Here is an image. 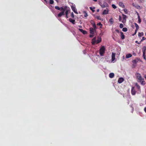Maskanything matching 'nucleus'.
<instances>
[{
  "label": "nucleus",
  "instance_id": "obj_1",
  "mask_svg": "<svg viewBox=\"0 0 146 146\" xmlns=\"http://www.w3.org/2000/svg\"><path fill=\"white\" fill-rule=\"evenodd\" d=\"M135 76H136V79L138 82L140 80H144V79L142 78L140 74L137 72L135 74Z\"/></svg>",
  "mask_w": 146,
  "mask_h": 146
},
{
  "label": "nucleus",
  "instance_id": "obj_2",
  "mask_svg": "<svg viewBox=\"0 0 146 146\" xmlns=\"http://www.w3.org/2000/svg\"><path fill=\"white\" fill-rule=\"evenodd\" d=\"M105 48L104 46H102L100 49V54L101 56H103L105 52Z\"/></svg>",
  "mask_w": 146,
  "mask_h": 146
},
{
  "label": "nucleus",
  "instance_id": "obj_3",
  "mask_svg": "<svg viewBox=\"0 0 146 146\" xmlns=\"http://www.w3.org/2000/svg\"><path fill=\"white\" fill-rule=\"evenodd\" d=\"M66 8V6H63L61 7H60L58 6H56L55 7V8L56 9L62 11V10H65Z\"/></svg>",
  "mask_w": 146,
  "mask_h": 146
},
{
  "label": "nucleus",
  "instance_id": "obj_4",
  "mask_svg": "<svg viewBox=\"0 0 146 146\" xmlns=\"http://www.w3.org/2000/svg\"><path fill=\"white\" fill-rule=\"evenodd\" d=\"M142 51L143 52V58L144 59L146 60V47L145 46L143 47L142 48Z\"/></svg>",
  "mask_w": 146,
  "mask_h": 146
},
{
  "label": "nucleus",
  "instance_id": "obj_5",
  "mask_svg": "<svg viewBox=\"0 0 146 146\" xmlns=\"http://www.w3.org/2000/svg\"><path fill=\"white\" fill-rule=\"evenodd\" d=\"M65 10H62L61 12H60L58 15L57 17H60L62 15H65L64 12Z\"/></svg>",
  "mask_w": 146,
  "mask_h": 146
},
{
  "label": "nucleus",
  "instance_id": "obj_6",
  "mask_svg": "<svg viewBox=\"0 0 146 146\" xmlns=\"http://www.w3.org/2000/svg\"><path fill=\"white\" fill-rule=\"evenodd\" d=\"M66 9L65 11V15H68V13L70 12V8L69 7H68L66 6Z\"/></svg>",
  "mask_w": 146,
  "mask_h": 146
},
{
  "label": "nucleus",
  "instance_id": "obj_7",
  "mask_svg": "<svg viewBox=\"0 0 146 146\" xmlns=\"http://www.w3.org/2000/svg\"><path fill=\"white\" fill-rule=\"evenodd\" d=\"M122 15L123 16V19L122 22L123 23H124L126 22V19L127 18V16L126 15L123 14Z\"/></svg>",
  "mask_w": 146,
  "mask_h": 146
},
{
  "label": "nucleus",
  "instance_id": "obj_8",
  "mask_svg": "<svg viewBox=\"0 0 146 146\" xmlns=\"http://www.w3.org/2000/svg\"><path fill=\"white\" fill-rule=\"evenodd\" d=\"M134 87H132L131 90V94L133 95H134L136 93V91L134 90Z\"/></svg>",
  "mask_w": 146,
  "mask_h": 146
},
{
  "label": "nucleus",
  "instance_id": "obj_9",
  "mask_svg": "<svg viewBox=\"0 0 146 146\" xmlns=\"http://www.w3.org/2000/svg\"><path fill=\"white\" fill-rule=\"evenodd\" d=\"M115 53L112 52V56H111V60L112 61H113L115 59Z\"/></svg>",
  "mask_w": 146,
  "mask_h": 146
},
{
  "label": "nucleus",
  "instance_id": "obj_10",
  "mask_svg": "<svg viewBox=\"0 0 146 146\" xmlns=\"http://www.w3.org/2000/svg\"><path fill=\"white\" fill-rule=\"evenodd\" d=\"M139 61V59L138 58H136L135 59L133 60L132 61V62L133 64H136Z\"/></svg>",
  "mask_w": 146,
  "mask_h": 146
},
{
  "label": "nucleus",
  "instance_id": "obj_11",
  "mask_svg": "<svg viewBox=\"0 0 146 146\" xmlns=\"http://www.w3.org/2000/svg\"><path fill=\"white\" fill-rule=\"evenodd\" d=\"M124 81V79L123 78H119L118 80V82L119 83H122Z\"/></svg>",
  "mask_w": 146,
  "mask_h": 146
},
{
  "label": "nucleus",
  "instance_id": "obj_12",
  "mask_svg": "<svg viewBox=\"0 0 146 146\" xmlns=\"http://www.w3.org/2000/svg\"><path fill=\"white\" fill-rule=\"evenodd\" d=\"M79 30L84 35L86 34L87 33V31H86L82 29H79Z\"/></svg>",
  "mask_w": 146,
  "mask_h": 146
},
{
  "label": "nucleus",
  "instance_id": "obj_13",
  "mask_svg": "<svg viewBox=\"0 0 146 146\" xmlns=\"http://www.w3.org/2000/svg\"><path fill=\"white\" fill-rule=\"evenodd\" d=\"M135 85L137 87V88L138 89V90L141 91V87L137 83L135 84Z\"/></svg>",
  "mask_w": 146,
  "mask_h": 146
},
{
  "label": "nucleus",
  "instance_id": "obj_14",
  "mask_svg": "<svg viewBox=\"0 0 146 146\" xmlns=\"http://www.w3.org/2000/svg\"><path fill=\"white\" fill-rule=\"evenodd\" d=\"M71 8L72 11L76 13L77 14L78 13L76 9L75 8V7L72 6H71Z\"/></svg>",
  "mask_w": 146,
  "mask_h": 146
},
{
  "label": "nucleus",
  "instance_id": "obj_15",
  "mask_svg": "<svg viewBox=\"0 0 146 146\" xmlns=\"http://www.w3.org/2000/svg\"><path fill=\"white\" fill-rule=\"evenodd\" d=\"M108 9H106L102 13L103 15H106L108 13Z\"/></svg>",
  "mask_w": 146,
  "mask_h": 146
},
{
  "label": "nucleus",
  "instance_id": "obj_16",
  "mask_svg": "<svg viewBox=\"0 0 146 146\" xmlns=\"http://www.w3.org/2000/svg\"><path fill=\"white\" fill-rule=\"evenodd\" d=\"M91 23L93 26V28H94L95 29L96 27V26L94 21H93L92 20L91 22Z\"/></svg>",
  "mask_w": 146,
  "mask_h": 146
},
{
  "label": "nucleus",
  "instance_id": "obj_17",
  "mask_svg": "<svg viewBox=\"0 0 146 146\" xmlns=\"http://www.w3.org/2000/svg\"><path fill=\"white\" fill-rule=\"evenodd\" d=\"M97 41L96 40V38H94L92 40V44H94L96 43V44Z\"/></svg>",
  "mask_w": 146,
  "mask_h": 146
},
{
  "label": "nucleus",
  "instance_id": "obj_18",
  "mask_svg": "<svg viewBox=\"0 0 146 146\" xmlns=\"http://www.w3.org/2000/svg\"><path fill=\"white\" fill-rule=\"evenodd\" d=\"M90 34H94V29L92 28H90Z\"/></svg>",
  "mask_w": 146,
  "mask_h": 146
},
{
  "label": "nucleus",
  "instance_id": "obj_19",
  "mask_svg": "<svg viewBox=\"0 0 146 146\" xmlns=\"http://www.w3.org/2000/svg\"><path fill=\"white\" fill-rule=\"evenodd\" d=\"M120 33L121 34V39H124L125 38V37L123 33L122 32H120Z\"/></svg>",
  "mask_w": 146,
  "mask_h": 146
},
{
  "label": "nucleus",
  "instance_id": "obj_20",
  "mask_svg": "<svg viewBox=\"0 0 146 146\" xmlns=\"http://www.w3.org/2000/svg\"><path fill=\"white\" fill-rule=\"evenodd\" d=\"M69 21L70 22L72 23L73 24H74L75 23V21L74 19H73L71 18H70L69 19Z\"/></svg>",
  "mask_w": 146,
  "mask_h": 146
},
{
  "label": "nucleus",
  "instance_id": "obj_21",
  "mask_svg": "<svg viewBox=\"0 0 146 146\" xmlns=\"http://www.w3.org/2000/svg\"><path fill=\"white\" fill-rule=\"evenodd\" d=\"M119 5L122 7L123 8H124L125 7V6L123 3L121 2H120L119 3Z\"/></svg>",
  "mask_w": 146,
  "mask_h": 146
},
{
  "label": "nucleus",
  "instance_id": "obj_22",
  "mask_svg": "<svg viewBox=\"0 0 146 146\" xmlns=\"http://www.w3.org/2000/svg\"><path fill=\"white\" fill-rule=\"evenodd\" d=\"M138 82H140L141 83V84L143 85H145L146 84L145 81H144V80H140Z\"/></svg>",
  "mask_w": 146,
  "mask_h": 146
},
{
  "label": "nucleus",
  "instance_id": "obj_23",
  "mask_svg": "<svg viewBox=\"0 0 146 146\" xmlns=\"http://www.w3.org/2000/svg\"><path fill=\"white\" fill-rule=\"evenodd\" d=\"M134 24L136 28L135 30L136 31H137L139 29V26L136 23H134Z\"/></svg>",
  "mask_w": 146,
  "mask_h": 146
},
{
  "label": "nucleus",
  "instance_id": "obj_24",
  "mask_svg": "<svg viewBox=\"0 0 146 146\" xmlns=\"http://www.w3.org/2000/svg\"><path fill=\"white\" fill-rule=\"evenodd\" d=\"M114 76V74L113 73H110L109 75V77L111 78H113Z\"/></svg>",
  "mask_w": 146,
  "mask_h": 146
},
{
  "label": "nucleus",
  "instance_id": "obj_25",
  "mask_svg": "<svg viewBox=\"0 0 146 146\" xmlns=\"http://www.w3.org/2000/svg\"><path fill=\"white\" fill-rule=\"evenodd\" d=\"M132 56V55L131 54H126V58H128L131 57Z\"/></svg>",
  "mask_w": 146,
  "mask_h": 146
},
{
  "label": "nucleus",
  "instance_id": "obj_26",
  "mask_svg": "<svg viewBox=\"0 0 146 146\" xmlns=\"http://www.w3.org/2000/svg\"><path fill=\"white\" fill-rule=\"evenodd\" d=\"M109 22L111 24H113L114 22L113 19L112 18H111L109 20Z\"/></svg>",
  "mask_w": 146,
  "mask_h": 146
},
{
  "label": "nucleus",
  "instance_id": "obj_27",
  "mask_svg": "<svg viewBox=\"0 0 146 146\" xmlns=\"http://www.w3.org/2000/svg\"><path fill=\"white\" fill-rule=\"evenodd\" d=\"M101 41V38H98V39L97 42H96V44H98Z\"/></svg>",
  "mask_w": 146,
  "mask_h": 146
},
{
  "label": "nucleus",
  "instance_id": "obj_28",
  "mask_svg": "<svg viewBox=\"0 0 146 146\" xmlns=\"http://www.w3.org/2000/svg\"><path fill=\"white\" fill-rule=\"evenodd\" d=\"M143 32L142 33H138V36L139 37H141L143 35Z\"/></svg>",
  "mask_w": 146,
  "mask_h": 146
},
{
  "label": "nucleus",
  "instance_id": "obj_29",
  "mask_svg": "<svg viewBox=\"0 0 146 146\" xmlns=\"http://www.w3.org/2000/svg\"><path fill=\"white\" fill-rule=\"evenodd\" d=\"M108 5V4L106 3L105 4H104L101 5V7L102 8H105Z\"/></svg>",
  "mask_w": 146,
  "mask_h": 146
},
{
  "label": "nucleus",
  "instance_id": "obj_30",
  "mask_svg": "<svg viewBox=\"0 0 146 146\" xmlns=\"http://www.w3.org/2000/svg\"><path fill=\"white\" fill-rule=\"evenodd\" d=\"M122 31L124 32H126L127 31V29L126 27L123 28L122 29Z\"/></svg>",
  "mask_w": 146,
  "mask_h": 146
},
{
  "label": "nucleus",
  "instance_id": "obj_31",
  "mask_svg": "<svg viewBox=\"0 0 146 146\" xmlns=\"http://www.w3.org/2000/svg\"><path fill=\"white\" fill-rule=\"evenodd\" d=\"M54 1L53 0H50L49 3L50 4H52L54 3Z\"/></svg>",
  "mask_w": 146,
  "mask_h": 146
},
{
  "label": "nucleus",
  "instance_id": "obj_32",
  "mask_svg": "<svg viewBox=\"0 0 146 146\" xmlns=\"http://www.w3.org/2000/svg\"><path fill=\"white\" fill-rule=\"evenodd\" d=\"M84 17H87L88 15L86 11H84Z\"/></svg>",
  "mask_w": 146,
  "mask_h": 146
},
{
  "label": "nucleus",
  "instance_id": "obj_33",
  "mask_svg": "<svg viewBox=\"0 0 146 146\" xmlns=\"http://www.w3.org/2000/svg\"><path fill=\"white\" fill-rule=\"evenodd\" d=\"M112 7L114 9H115L117 8L116 6L114 4H112Z\"/></svg>",
  "mask_w": 146,
  "mask_h": 146
},
{
  "label": "nucleus",
  "instance_id": "obj_34",
  "mask_svg": "<svg viewBox=\"0 0 146 146\" xmlns=\"http://www.w3.org/2000/svg\"><path fill=\"white\" fill-rule=\"evenodd\" d=\"M138 23H140L141 22V20L139 16H138Z\"/></svg>",
  "mask_w": 146,
  "mask_h": 146
},
{
  "label": "nucleus",
  "instance_id": "obj_35",
  "mask_svg": "<svg viewBox=\"0 0 146 146\" xmlns=\"http://www.w3.org/2000/svg\"><path fill=\"white\" fill-rule=\"evenodd\" d=\"M123 27V24H120V25H119V27L120 28H122Z\"/></svg>",
  "mask_w": 146,
  "mask_h": 146
},
{
  "label": "nucleus",
  "instance_id": "obj_36",
  "mask_svg": "<svg viewBox=\"0 0 146 146\" xmlns=\"http://www.w3.org/2000/svg\"><path fill=\"white\" fill-rule=\"evenodd\" d=\"M71 17L72 18H74V14H73V12H72V13H71Z\"/></svg>",
  "mask_w": 146,
  "mask_h": 146
},
{
  "label": "nucleus",
  "instance_id": "obj_37",
  "mask_svg": "<svg viewBox=\"0 0 146 146\" xmlns=\"http://www.w3.org/2000/svg\"><path fill=\"white\" fill-rule=\"evenodd\" d=\"M96 17L97 19H99V20H101V17L99 16H97Z\"/></svg>",
  "mask_w": 146,
  "mask_h": 146
},
{
  "label": "nucleus",
  "instance_id": "obj_38",
  "mask_svg": "<svg viewBox=\"0 0 146 146\" xmlns=\"http://www.w3.org/2000/svg\"><path fill=\"white\" fill-rule=\"evenodd\" d=\"M97 25H99V26H101V28L102 27V25L101 24V23L100 22V23H98L97 24Z\"/></svg>",
  "mask_w": 146,
  "mask_h": 146
},
{
  "label": "nucleus",
  "instance_id": "obj_39",
  "mask_svg": "<svg viewBox=\"0 0 146 146\" xmlns=\"http://www.w3.org/2000/svg\"><path fill=\"white\" fill-rule=\"evenodd\" d=\"M90 9L93 12H95V10H93V8L92 7H90Z\"/></svg>",
  "mask_w": 146,
  "mask_h": 146
},
{
  "label": "nucleus",
  "instance_id": "obj_40",
  "mask_svg": "<svg viewBox=\"0 0 146 146\" xmlns=\"http://www.w3.org/2000/svg\"><path fill=\"white\" fill-rule=\"evenodd\" d=\"M146 38H145V37H143L142 38V39L141 40V42H142L143 40H145L146 39Z\"/></svg>",
  "mask_w": 146,
  "mask_h": 146
},
{
  "label": "nucleus",
  "instance_id": "obj_41",
  "mask_svg": "<svg viewBox=\"0 0 146 146\" xmlns=\"http://www.w3.org/2000/svg\"><path fill=\"white\" fill-rule=\"evenodd\" d=\"M141 41H140L139 42H138L137 41H135V42L136 43H137L138 44H140L141 43Z\"/></svg>",
  "mask_w": 146,
  "mask_h": 146
},
{
  "label": "nucleus",
  "instance_id": "obj_42",
  "mask_svg": "<svg viewBox=\"0 0 146 146\" xmlns=\"http://www.w3.org/2000/svg\"><path fill=\"white\" fill-rule=\"evenodd\" d=\"M119 21H121V17L120 16H119Z\"/></svg>",
  "mask_w": 146,
  "mask_h": 146
},
{
  "label": "nucleus",
  "instance_id": "obj_43",
  "mask_svg": "<svg viewBox=\"0 0 146 146\" xmlns=\"http://www.w3.org/2000/svg\"><path fill=\"white\" fill-rule=\"evenodd\" d=\"M136 7L138 9H139L140 8V7L138 5H137Z\"/></svg>",
  "mask_w": 146,
  "mask_h": 146
},
{
  "label": "nucleus",
  "instance_id": "obj_44",
  "mask_svg": "<svg viewBox=\"0 0 146 146\" xmlns=\"http://www.w3.org/2000/svg\"><path fill=\"white\" fill-rule=\"evenodd\" d=\"M124 11L125 13L126 14L127 13V10L126 9H124Z\"/></svg>",
  "mask_w": 146,
  "mask_h": 146
},
{
  "label": "nucleus",
  "instance_id": "obj_45",
  "mask_svg": "<svg viewBox=\"0 0 146 146\" xmlns=\"http://www.w3.org/2000/svg\"><path fill=\"white\" fill-rule=\"evenodd\" d=\"M136 64H133V65L132 66V68H134L136 66Z\"/></svg>",
  "mask_w": 146,
  "mask_h": 146
},
{
  "label": "nucleus",
  "instance_id": "obj_46",
  "mask_svg": "<svg viewBox=\"0 0 146 146\" xmlns=\"http://www.w3.org/2000/svg\"><path fill=\"white\" fill-rule=\"evenodd\" d=\"M93 36H94V34H91V35H90V37H93Z\"/></svg>",
  "mask_w": 146,
  "mask_h": 146
},
{
  "label": "nucleus",
  "instance_id": "obj_47",
  "mask_svg": "<svg viewBox=\"0 0 146 146\" xmlns=\"http://www.w3.org/2000/svg\"><path fill=\"white\" fill-rule=\"evenodd\" d=\"M137 31H136V30H135V32L134 34H133V35H135L136 34V33H137Z\"/></svg>",
  "mask_w": 146,
  "mask_h": 146
},
{
  "label": "nucleus",
  "instance_id": "obj_48",
  "mask_svg": "<svg viewBox=\"0 0 146 146\" xmlns=\"http://www.w3.org/2000/svg\"><path fill=\"white\" fill-rule=\"evenodd\" d=\"M115 31H116V32H117V33H119V30H118V29H116L115 30Z\"/></svg>",
  "mask_w": 146,
  "mask_h": 146
},
{
  "label": "nucleus",
  "instance_id": "obj_49",
  "mask_svg": "<svg viewBox=\"0 0 146 146\" xmlns=\"http://www.w3.org/2000/svg\"><path fill=\"white\" fill-rule=\"evenodd\" d=\"M144 111H145V112L146 113V107L144 108Z\"/></svg>",
  "mask_w": 146,
  "mask_h": 146
},
{
  "label": "nucleus",
  "instance_id": "obj_50",
  "mask_svg": "<svg viewBox=\"0 0 146 146\" xmlns=\"http://www.w3.org/2000/svg\"><path fill=\"white\" fill-rule=\"evenodd\" d=\"M66 18H68V15H66Z\"/></svg>",
  "mask_w": 146,
  "mask_h": 146
},
{
  "label": "nucleus",
  "instance_id": "obj_51",
  "mask_svg": "<svg viewBox=\"0 0 146 146\" xmlns=\"http://www.w3.org/2000/svg\"><path fill=\"white\" fill-rule=\"evenodd\" d=\"M78 27L80 28H82V27L81 25H79L78 26Z\"/></svg>",
  "mask_w": 146,
  "mask_h": 146
},
{
  "label": "nucleus",
  "instance_id": "obj_52",
  "mask_svg": "<svg viewBox=\"0 0 146 146\" xmlns=\"http://www.w3.org/2000/svg\"><path fill=\"white\" fill-rule=\"evenodd\" d=\"M137 1L141 2H142V0H137Z\"/></svg>",
  "mask_w": 146,
  "mask_h": 146
},
{
  "label": "nucleus",
  "instance_id": "obj_53",
  "mask_svg": "<svg viewBox=\"0 0 146 146\" xmlns=\"http://www.w3.org/2000/svg\"><path fill=\"white\" fill-rule=\"evenodd\" d=\"M99 11V9H98L97 10V12H98Z\"/></svg>",
  "mask_w": 146,
  "mask_h": 146
},
{
  "label": "nucleus",
  "instance_id": "obj_54",
  "mask_svg": "<svg viewBox=\"0 0 146 146\" xmlns=\"http://www.w3.org/2000/svg\"><path fill=\"white\" fill-rule=\"evenodd\" d=\"M132 27L133 28H134V25H132Z\"/></svg>",
  "mask_w": 146,
  "mask_h": 146
},
{
  "label": "nucleus",
  "instance_id": "obj_55",
  "mask_svg": "<svg viewBox=\"0 0 146 146\" xmlns=\"http://www.w3.org/2000/svg\"><path fill=\"white\" fill-rule=\"evenodd\" d=\"M94 1H97V0H93Z\"/></svg>",
  "mask_w": 146,
  "mask_h": 146
},
{
  "label": "nucleus",
  "instance_id": "obj_56",
  "mask_svg": "<svg viewBox=\"0 0 146 146\" xmlns=\"http://www.w3.org/2000/svg\"><path fill=\"white\" fill-rule=\"evenodd\" d=\"M144 77L145 78V79H146V76H144Z\"/></svg>",
  "mask_w": 146,
  "mask_h": 146
},
{
  "label": "nucleus",
  "instance_id": "obj_57",
  "mask_svg": "<svg viewBox=\"0 0 146 146\" xmlns=\"http://www.w3.org/2000/svg\"><path fill=\"white\" fill-rule=\"evenodd\" d=\"M95 8L94 7H93V9H95Z\"/></svg>",
  "mask_w": 146,
  "mask_h": 146
},
{
  "label": "nucleus",
  "instance_id": "obj_58",
  "mask_svg": "<svg viewBox=\"0 0 146 146\" xmlns=\"http://www.w3.org/2000/svg\"><path fill=\"white\" fill-rule=\"evenodd\" d=\"M44 0V1H46V0Z\"/></svg>",
  "mask_w": 146,
  "mask_h": 146
}]
</instances>
